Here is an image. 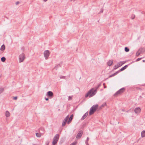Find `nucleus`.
<instances>
[{
	"label": "nucleus",
	"instance_id": "nucleus-1",
	"mask_svg": "<svg viewBox=\"0 0 145 145\" xmlns=\"http://www.w3.org/2000/svg\"><path fill=\"white\" fill-rule=\"evenodd\" d=\"M96 93V90L94 88H91L85 95V98L88 97L90 98L94 96Z\"/></svg>",
	"mask_w": 145,
	"mask_h": 145
},
{
	"label": "nucleus",
	"instance_id": "nucleus-2",
	"mask_svg": "<svg viewBox=\"0 0 145 145\" xmlns=\"http://www.w3.org/2000/svg\"><path fill=\"white\" fill-rule=\"evenodd\" d=\"M98 105H94L93 106L90 108L89 112V115H92L96 111L98 108Z\"/></svg>",
	"mask_w": 145,
	"mask_h": 145
},
{
	"label": "nucleus",
	"instance_id": "nucleus-3",
	"mask_svg": "<svg viewBox=\"0 0 145 145\" xmlns=\"http://www.w3.org/2000/svg\"><path fill=\"white\" fill-rule=\"evenodd\" d=\"M125 89L124 88H123L119 90L114 95V96H117L118 95L121 94L123 93L125 91Z\"/></svg>",
	"mask_w": 145,
	"mask_h": 145
},
{
	"label": "nucleus",
	"instance_id": "nucleus-4",
	"mask_svg": "<svg viewBox=\"0 0 145 145\" xmlns=\"http://www.w3.org/2000/svg\"><path fill=\"white\" fill-rule=\"evenodd\" d=\"M25 58V55L24 53L20 54L19 56V62L21 63L23 62Z\"/></svg>",
	"mask_w": 145,
	"mask_h": 145
},
{
	"label": "nucleus",
	"instance_id": "nucleus-5",
	"mask_svg": "<svg viewBox=\"0 0 145 145\" xmlns=\"http://www.w3.org/2000/svg\"><path fill=\"white\" fill-rule=\"evenodd\" d=\"M50 54V52L48 50L45 51L44 52V55L46 59H47Z\"/></svg>",
	"mask_w": 145,
	"mask_h": 145
},
{
	"label": "nucleus",
	"instance_id": "nucleus-6",
	"mask_svg": "<svg viewBox=\"0 0 145 145\" xmlns=\"http://www.w3.org/2000/svg\"><path fill=\"white\" fill-rule=\"evenodd\" d=\"M46 95L50 99L52 98L53 97L54 95L52 91H49L47 92Z\"/></svg>",
	"mask_w": 145,
	"mask_h": 145
},
{
	"label": "nucleus",
	"instance_id": "nucleus-7",
	"mask_svg": "<svg viewBox=\"0 0 145 145\" xmlns=\"http://www.w3.org/2000/svg\"><path fill=\"white\" fill-rule=\"evenodd\" d=\"M69 118V115H67L65 119L64 120L62 123V126L63 127L66 124L67 120Z\"/></svg>",
	"mask_w": 145,
	"mask_h": 145
},
{
	"label": "nucleus",
	"instance_id": "nucleus-8",
	"mask_svg": "<svg viewBox=\"0 0 145 145\" xmlns=\"http://www.w3.org/2000/svg\"><path fill=\"white\" fill-rule=\"evenodd\" d=\"M59 135L58 134H56L53 138V141L57 142L59 139Z\"/></svg>",
	"mask_w": 145,
	"mask_h": 145
},
{
	"label": "nucleus",
	"instance_id": "nucleus-9",
	"mask_svg": "<svg viewBox=\"0 0 145 145\" xmlns=\"http://www.w3.org/2000/svg\"><path fill=\"white\" fill-rule=\"evenodd\" d=\"M83 134V131L81 130L79 131L76 136V138H80Z\"/></svg>",
	"mask_w": 145,
	"mask_h": 145
},
{
	"label": "nucleus",
	"instance_id": "nucleus-10",
	"mask_svg": "<svg viewBox=\"0 0 145 145\" xmlns=\"http://www.w3.org/2000/svg\"><path fill=\"white\" fill-rule=\"evenodd\" d=\"M141 109L140 107H137L134 110L136 114H138L140 112Z\"/></svg>",
	"mask_w": 145,
	"mask_h": 145
},
{
	"label": "nucleus",
	"instance_id": "nucleus-11",
	"mask_svg": "<svg viewBox=\"0 0 145 145\" xmlns=\"http://www.w3.org/2000/svg\"><path fill=\"white\" fill-rule=\"evenodd\" d=\"M73 117V115L72 114L69 118V120L67 121V124H69L72 121Z\"/></svg>",
	"mask_w": 145,
	"mask_h": 145
},
{
	"label": "nucleus",
	"instance_id": "nucleus-12",
	"mask_svg": "<svg viewBox=\"0 0 145 145\" xmlns=\"http://www.w3.org/2000/svg\"><path fill=\"white\" fill-rule=\"evenodd\" d=\"M128 67V65H126L124 66L123 67L121 68L120 70L118 71L119 72V73L121 71H122L124 70L125 69H126Z\"/></svg>",
	"mask_w": 145,
	"mask_h": 145
},
{
	"label": "nucleus",
	"instance_id": "nucleus-13",
	"mask_svg": "<svg viewBox=\"0 0 145 145\" xmlns=\"http://www.w3.org/2000/svg\"><path fill=\"white\" fill-rule=\"evenodd\" d=\"M126 62V61H120L117 63V65L119 67L121 66L123 64L125 63Z\"/></svg>",
	"mask_w": 145,
	"mask_h": 145
},
{
	"label": "nucleus",
	"instance_id": "nucleus-14",
	"mask_svg": "<svg viewBox=\"0 0 145 145\" xmlns=\"http://www.w3.org/2000/svg\"><path fill=\"white\" fill-rule=\"evenodd\" d=\"M88 112H87L81 118V120H84V119L86 118V117L88 115Z\"/></svg>",
	"mask_w": 145,
	"mask_h": 145
},
{
	"label": "nucleus",
	"instance_id": "nucleus-15",
	"mask_svg": "<svg viewBox=\"0 0 145 145\" xmlns=\"http://www.w3.org/2000/svg\"><path fill=\"white\" fill-rule=\"evenodd\" d=\"M113 61L112 59L110 60L107 63L108 65L109 66H111L113 62Z\"/></svg>",
	"mask_w": 145,
	"mask_h": 145
},
{
	"label": "nucleus",
	"instance_id": "nucleus-16",
	"mask_svg": "<svg viewBox=\"0 0 145 145\" xmlns=\"http://www.w3.org/2000/svg\"><path fill=\"white\" fill-rule=\"evenodd\" d=\"M118 73H119V72L118 71L117 72H115V73H114L113 74H112L111 75H110L109 76V77L108 78H107L106 79L108 78H110V77L114 76L117 75Z\"/></svg>",
	"mask_w": 145,
	"mask_h": 145
},
{
	"label": "nucleus",
	"instance_id": "nucleus-17",
	"mask_svg": "<svg viewBox=\"0 0 145 145\" xmlns=\"http://www.w3.org/2000/svg\"><path fill=\"white\" fill-rule=\"evenodd\" d=\"M5 47L4 44H3L1 46L0 50L3 51L5 49Z\"/></svg>",
	"mask_w": 145,
	"mask_h": 145
},
{
	"label": "nucleus",
	"instance_id": "nucleus-18",
	"mask_svg": "<svg viewBox=\"0 0 145 145\" xmlns=\"http://www.w3.org/2000/svg\"><path fill=\"white\" fill-rule=\"evenodd\" d=\"M5 115L7 117H9L10 116V114L8 111H6L5 112Z\"/></svg>",
	"mask_w": 145,
	"mask_h": 145
},
{
	"label": "nucleus",
	"instance_id": "nucleus-19",
	"mask_svg": "<svg viewBox=\"0 0 145 145\" xmlns=\"http://www.w3.org/2000/svg\"><path fill=\"white\" fill-rule=\"evenodd\" d=\"M138 51H139L141 53L142 52H145V48H142L139 49Z\"/></svg>",
	"mask_w": 145,
	"mask_h": 145
},
{
	"label": "nucleus",
	"instance_id": "nucleus-20",
	"mask_svg": "<svg viewBox=\"0 0 145 145\" xmlns=\"http://www.w3.org/2000/svg\"><path fill=\"white\" fill-rule=\"evenodd\" d=\"M141 135L142 137H145V131H143L141 133Z\"/></svg>",
	"mask_w": 145,
	"mask_h": 145
},
{
	"label": "nucleus",
	"instance_id": "nucleus-21",
	"mask_svg": "<svg viewBox=\"0 0 145 145\" xmlns=\"http://www.w3.org/2000/svg\"><path fill=\"white\" fill-rule=\"evenodd\" d=\"M101 83H99L97 86L95 87V89L96 90V92H97V90L101 86Z\"/></svg>",
	"mask_w": 145,
	"mask_h": 145
},
{
	"label": "nucleus",
	"instance_id": "nucleus-22",
	"mask_svg": "<svg viewBox=\"0 0 145 145\" xmlns=\"http://www.w3.org/2000/svg\"><path fill=\"white\" fill-rule=\"evenodd\" d=\"M89 139V138L88 137H87V138L85 142V143L86 145H89L88 144V141Z\"/></svg>",
	"mask_w": 145,
	"mask_h": 145
},
{
	"label": "nucleus",
	"instance_id": "nucleus-23",
	"mask_svg": "<svg viewBox=\"0 0 145 145\" xmlns=\"http://www.w3.org/2000/svg\"><path fill=\"white\" fill-rule=\"evenodd\" d=\"M1 60L2 62H4L5 61L6 58L5 57H3L1 58Z\"/></svg>",
	"mask_w": 145,
	"mask_h": 145
},
{
	"label": "nucleus",
	"instance_id": "nucleus-24",
	"mask_svg": "<svg viewBox=\"0 0 145 145\" xmlns=\"http://www.w3.org/2000/svg\"><path fill=\"white\" fill-rule=\"evenodd\" d=\"M129 49L127 47H126L125 48V52H129Z\"/></svg>",
	"mask_w": 145,
	"mask_h": 145
},
{
	"label": "nucleus",
	"instance_id": "nucleus-25",
	"mask_svg": "<svg viewBox=\"0 0 145 145\" xmlns=\"http://www.w3.org/2000/svg\"><path fill=\"white\" fill-rule=\"evenodd\" d=\"M4 90V88H0V94L2 93Z\"/></svg>",
	"mask_w": 145,
	"mask_h": 145
},
{
	"label": "nucleus",
	"instance_id": "nucleus-26",
	"mask_svg": "<svg viewBox=\"0 0 145 145\" xmlns=\"http://www.w3.org/2000/svg\"><path fill=\"white\" fill-rule=\"evenodd\" d=\"M141 53L139 52L138 51H138H137L136 54V56H138L141 54Z\"/></svg>",
	"mask_w": 145,
	"mask_h": 145
},
{
	"label": "nucleus",
	"instance_id": "nucleus-27",
	"mask_svg": "<svg viewBox=\"0 0 145 145\" xmlns=\"http://www.w3.org/2000/svg\"><path fill=\"white\" fill-rule=\"evenodd\" d=\"M36 135L38 137H40L41 136L40 133H36Z\"/></svg>",
	"mask_w": 145,
	"mask_h": 145
},
{
	"label": "nucleus",
	"instance_id": "nucleus-28",
	"mask_svg": "<svg viewBox=\"0 0 145 145\" xmlns=\"http://www.w3.org/2000/svg\"><path fill=\"white\" fill-rule=\"evenodd\" d=\"M119 67V66L117 65H115L114 67L113 70H116Z\"/></svg>",
	"mask_w": 145,
	"mask_h": 145
},
{
	"label": "nucleus",
	"instance_id": "nucleus-29",
	"mask_svg": "<svg viewBox=\"0 0 145 145\" xmlns=\"http://www.w3.org/2000/svg\"><path fill=\"white\" fill-rule=\"evenodd\" d=\"M77 142H74L70 144V145H76L77 144Z\"/></svg>",
	"mask_w": 145,
	"mask_h": 145
},
{
	"label": "nucleus",
	"instance_id": "nucleus-30",
	"mask_svg": "<svg viewBox=\"0 0 145 145\" xmlns=\"http://www.w3.org/2000/svg\"><path fill=\"white\" fill-rule=\"evenodd\" d=\"M106 105V103H104L101 106V107H103Z\"/></svg>",
	"mask_w": 145,
	"mask_h": 145
},
{
	"label": "nucleus",
	"instance_id": "nucleus-31",
	"mask_svg": "<svg viewBox=\"0 0 145 145\" xmlns=\"http://www.w3.org/2000/svg\"><path fill=\"white\" fill-rule=\"evenodd\" d=\"M65 76H60V78L61 79H65Z\"/></svg>",
	"mask_w": 145,
	"mask_h": 145
},
{
	"label": "nucleus",
	"instance_id": "nucleus-32",
	"mask_svg": "<svg viewBox=\"0 0 145 145\" xmlns=\"http://www.w3.org/2000/svg\"><path fill=\"white\" fill-rule=\"evenodd\" d=\"M72 99V96H69L68 97V100H71Z\"/></svg>",
	"mask_w": 145,
	"mask_h": 145
},
{
	"label": "nucleus",
	"instance_id": "nucleus-33",
	"mask_svg": "<svg viewBox=\"0 0 145 145\" xmlns=\"http://www.w3.org/2000/svg\"><path fill=\"white\" fill-rule=\"evenodd\" d=\"M59 66H60V65L59 64H58L57 66H55V67H54V69H57Z\"/></svg>",
	"mask_w": 145,
	"mask_h": 145
},
{
	"label": "nucleus",
	"instance_id": "nucleus-34",
	"mask_svg": "<svg viewBox=\"0 0 145 145\" xmlns=\"http://www.w3.org/2000/svg\"><path fill=\"white\" fill-rule=\"evenodd\" d=\"M39 131L41 130V131H44V129L43 127H40L39 128Z\"/></svg>",
	"mask_w": 145,
	"mask_h": 145
},
{
	"label": "nucleus",
	"instance_id": "nucleus-35",
	"mask_svg": "<svg viewBox=\"0 0 145 145\" xmlns=\"http://www.w3.org/2000/svg\"><path fill=\"white\" fill-rule=\"evenodd\" d=\"M142 57H141V58H137L136 60V61H139L141 59H142Z\"/></svg>",
	"mask_w": 145,
	"mask_h": 145
},
{
	"label": "nucleus",
	"instance_id": "nucleus-36",
	"mask_svg": "<svg viewBox=\"0 0 145 145\" xmlns=\"http://www.w3.org/2000/svg\"><path fill=\"white\" fill-rule=\"evenodd\" d=\"M135 18V15H134L133 16H131V19H132V20L134 19Z\"/></svg>",
	"mask_w": 145,
	"mask_h": 145
},
{
	"label": "nucleus",
	"instance_id": "nucleus-37",
	"mask_svg": "<svg viewBox=\"0 0 145 145\" xmlns=\"http://www.w3.org/2000/svg\"><path fill=\"white\" fill-rule=\"evenodd\" d=\"M17 99V96L14 97H13V99L14 100H16Z\"/></svg>",
	"mask_w": 145,
	"mask_h": 145
},
{
	"label": "nucleus",
	"instance_id": "nucleus-38",
	"mask_svg": "<svg viewBox=\"0 0 145 145\" xmlns=\"http://www.w3.org/2000/svg\"><path fill=\"white\" fill-rule=\"evenodd\" d=\"M57 141H53L52 143L55 144H56L57 143Z\"/></svg>",
	"mask_w": 145,
	"mask_h": 145
},
{
	"label": "nucleus",
	"instance_id": "nucleus-39",
	"mask_svg": "<svg viewBox=\"0 0 145 145\" xmlns=\"http://www.w3.org/2000/svg\"><path fill=\"white\" fill-rule=\"evenodd\" d=\"M49 142L48 141H47L46 142V145H48Z\"/></svg>",
	"mask_w": 145,
	"mask_h": 145
},
{
	"label": "nucleus",
	"instance_id": "nucleus-40",
	"mask_svg": "<svg viewBox=\"0 0 145 145\" xmlns=\"http://www.w3.org/2000/svg\"><path fill=\"white\" fill-rule=\"evenodd\" d=\"M20 2L19 1H17L16 3V4L17 5Z\"/></svg>",
	"mask_w": 145,
	"mask_h": 145
},
{
	"label": "nucleus",
	"instance_id": "nucleus-41",
	"mask_svg": "<svg viewBox=\"0 0 145 145\" xmlns=\"http://www.w3.org/2000/svg\"><path fill=\"white\" fill-rule=\"evenodd\" d=\"M103 9L101 8V10L100 11V12H101V13H103Z\"/></svg>",
	"mask_w": 145,
	"mask_h": 145
},
{
	"label": "nucleus",
	"instance_id": "nucleus-42",
	"mask_svg": "<svg viewBox=\"0 0 145 145\" xmlns=\"http://www.w3.org/2000/svg\"><path fill=\"white\" fill-rule=\"evenodd\" d=\"M45 99L46 101H48L49 100V99L48 98H46V97H45Z\"/></svg>",
	"mask_w": 145,
	"mask_h": 145
},
{
	"label": "nucleus",
	"instance_id": "nucleus-43",
	"mask_svg": "<svg viewBox=\"0 0 145 145\" xmlns=\"http://www.w3.org/2000/svg\"><path fill=\"white\" fill-rule=\"evenodd\" d=\"M142 61H143V62H145V60H142Z\"/></svg>",
	"mask_w": 145,
	"mask_h": 145
},
{
	"label": "nucleus",
	"instance_id": "nucleus-44",
	"mask_svg": "<svg viewBox=\"0 0 145 145\" xmlns=\"http://www.w3.org/2000/svg\"><path fill=\"white\" fill-rule=\"evenodd\" d=\"M104 88H106V86H104Z\"/></svg>",
	"mask_w": 145,
	"mask_h": 145
},
{
	"label": "nucleus",
	"instance_id": "nucleus-45",
	"mask_svg": "<svg viewBox=\"0 0 145 145\" xmlns=\"http://www.w3.org/2000/svg\"><path fill=\"white\" fill-rule=\"evenodd\" d=\"M56 144H54L52 143V145H56Z\"/></svg>",
	"mask_w": 145,
	"mask_h": 145
},
{
	"label": "nucleus",
	"instance_id": "nucleus-46",
	"mask_svg": "<svg viewBox=\"0 0 145 145\" xmlns=\"http://www.w3.org/2000/svg\"><path fill=\"white\" fill-rule=\"evenodd\" d=\"M105 84V83H104L103 84V85H104Z\"/></svg>",
	"mask_w": 145,
	"mask_h": 145
}]
</instances>
